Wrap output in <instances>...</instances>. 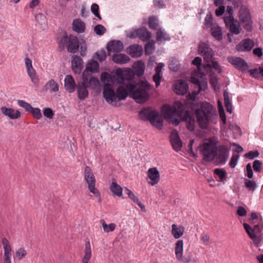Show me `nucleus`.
<instances>
[{"label": "nucleus", "mask_w": 263, "mask_h": 263, "mask_svg": "<svg viewBox=\"0 0 263 263\" xmlns=\"http://www.w3.org/2000/svg\"><path fill=\"white\" fill-rule=\"evenodd\" d=\"M189 108L194 112L193 116L200 128L206 129L210 123H216L218 116L216 108L209 102L194 100L190 104Z\"/></svg>", "instance_id": "nucleus-1"}, {"label": "nucleus", "mask_w": 263, "mask_h": 263, "mask_svg": "<svg viewBox=\"0 0 263 263\" xmlns=\"http://www.w3.org/2000/svg\"><path fill=\"white\" fill-rule=\"evenodd\" d=\"M151 86L147 81H141L138 83H127V88L132 97L137 102L142 103L147 101L149 95L148 91Z\"/></svg>", "instance_id": "nucleus-2"}, {"label": "nucleus", "mask_w": 263, "mask_h": 263, "mask_svg": "<svg viewBox=\"0 0 263 263\" xmlns=\"http://www.w3.org/2000/svg\"><path fill=\"white\" fill-rule=\"evenodd\" d=\"M173 106L175 107L176 116L180 118L182 121L186 122L189 130L193 131L195 129V120L192 111L185 110V106L179 101L175 102Z\"/></svg>", "instance_id": "nucleus-3"}, {"label": "nucleus", "mask_w": 263, "mask_h": 263, "mask_svg": "<svg viewBox=\"0 0 263 263\" xmlns=\"http://www.w3.org/2000/svg\"><path fill=\"white\" fill-rule=\"evenodd\" d=\"M139 118L143 121H149L151 124L160 130L163 127V120L159 112L151 108L142 109L139 112Z\"/></svg>", "instance_id": "nucleus-4"}, {"label": "nucleus", "mask_w": 263, "mask_h": 263, "mask_svg": "<svg viewBox=\"0 0 263 263\" xmlns=\"http://www.w3.org/2000/svg\"><path fill=\"white\" fill-rule=\"evenodd\" d=\"M60 51L64 50L66 47L68 52L75 53L77 52L80 48V42L78 37L72 34L67 35L65 31L58 42Z\"/></svg>", "instance_id": "nucleus-5"}, {"label": "nucleus", "mask_w": 263, "mask_h": 263, "mask_svg": "<svg viewBox=\"0 0 263 263\" xmlns=\"http://www.w3.org/2000/svg\"><path fill=\"white\" fill-rule=\"evenodd\" d=\"M198 148H201L200 152L203 156V159L206 162L213 161L217 155V142L215 140L209 139L207 142L200 144Z\"/></svg>", "instance_id": "nucleus-6"}, {"label": "nucleus", "mask_w": 263, "mask_h": 263, "mask_svg": "<svg viewBox=\"0 0 263 263\" xmlns=\"http://www.w3.org/2000/svg\"><path fill=\"white\" fill-rule=\"evenodd\" d=\"M183 241L182 240H178L175 243V253L176 259L183 263H196L198 259L194 257L193 252L189 250H186L183 256Z\"/></svg>", "instance_id": "nucleus-7"}, {"label": "nucleus", "mask_w": 263, "mask_h": 263, "mask_svg": "<svg viewBox=\"0 0 263 263\" xmlns=\"http://www.w3.org/2000/svg\"><path fill=\"white\" fill-rule=\"evenodd\" d=\"M84 179L88 184V188L89 191L96 197H100L99 190L95 187L96 179L91 168L86 166L84 169Z\"/></svg>", "instance_id": "nucleus-8"}, {"label": "nucleus", "mask_w": 263, "mask_h": 263, "mask_svg": "<svg viewBox=\"0 0 263 263\" xmlns=\"http://www.w3.org/2000/svg\"><path fill=\"white\" fill-rule=\"evenodd\" d=\"M239 18L243 24L244 29L249 32L252 31V21L249 10L245 6H241L239 11Z\"/></svg>", "instance_id": "nucleus-9"}, {"label": "nucleus", "mask_w": 263, "mask_h": 263, "mask_svg": "<svg viewBox=\"0 0 263 263\" xmlns=\"http://www.w3.org/2000/svg\"><path fill=\"white\" fill-rule=\"evenodd\" d=\"M86 72L83 71L82 74L83 81L78 82L76 87L77 88L78 97L81 100L86 99L89 94L87 86L86 84L88 81V77L86 76Z\"/></svg>", "instance_id": "nucleus-10"}, {"label": "nucleus", "mask_w": 263, "mask_h": 263, "mask_svg": "<svg viewBox=\"0 0 263 263\" xmlns=\"http://www.w3.org/2000/svg\"><path fill=\"white\" fill-rule=\"evenodd\" d=\"M104 78L108 83L112 82L117 83V84H124L125 81L124 72L121 69L119 68L117 69L115 73L112 76V77L108 73H104V75L102 74L101 78Z\"/></svg>", "instance_id": "nucleus-11"}, {"label": "nucleus", "mask_w": 263, "mask_h": 263, "mask_svg": "<svg viewBox=\"0 0 263 263\" xmlns=\"http://www.w3.org/2000/svg\"><path fill=\"white\" fill-rule=\"evenodd\" d=\"M103 95L106 101L109 104L116 101L117 98L112 85L108 82L103 86Z\"/></svg>", "instance_id": "nucleus-12"}, {"label": "nucleus", "mask_w": 263, "mask_h": 263, "mask_svg": "<svg viewBox=\"0 0 263 263\" xmlns=\"http://www.w3.org/2000/svg\"><path fill=\"white\" fill-rule=\"evenodd\" d=\"M227 60L230 63L239 70L245 71L249 68L247 63L241 58L229 57Z\"/></svg>", "instance_id": "nucleus-13"}, {"label": "nucleus", "mask_w": 263, "mask_h": 263, "mask_svg": "<svg viewBox=\"0 0 263 263\" xmlns=\"http://www.w3.org/2000/svg\"><path fill=\"white\" fill-rule=\"evenodd\" d=\"M123 44L119 40H112L109 42L106 45L108 55H110L111 52H120L123 50Z\"/></svg>", "instance_id": "nucleus-14"}, {"label": "nucleus", "mask_w": 263, "mask_h": 263, "mask_svg": "<svg viewBox=\"0 0 263 263\" xmlns=\"http://www.w3.org/2000/svg\"><path fill=\"white\" fill-rule=\"evenodd\" d=\"M2 242L4 250L3 263H11V256L12 249L10 243L8 239L5 237L2 238Z\"/></svg>", "instance_id": "nucleus-15"}, {"label": "nucleus", "mask_w": 263, "mask_h": 263, "mask_svg": "<svg viewBox=\"0 0 263 263\" xmlns=\"http://www.w3.org/2000/svg\"><path fill=\"white\" fill-rule=\"evenodd\" d=\"M170 142L174 150L177 152L180 151L182 143L176 130L173 131L170 136Z\"/></svg>", "instance_id": "nucleus-16"}, {"label": "nucleus", "mask_w": 263, "mask_h": 263, "mask_svg": "<svg viewBox=\"0 0 263 263\" xmlns=\"http://www.w3.org/2000/svg\"><path fill=\"white\" fill-rule=\"evenodd\" d=\"M25 64L28 75L30 77L31 81L35 84H37L39 80L36 76V73L32 67V61L28 58H25Z\"/></svg>", "instance_id": "nucleus-17"}, {"label": "nucleus", "mask_w": 263, "mask_h": 263, "mask_svg": "<svg viewBox=\"0 0 263 263\" xmlns=\"http://www.w3.org/2000/svg\"><path fill=\"white\" fill-rule=\"evenodd\" d=\"M189 89L188 84L183 80H179L175 84L174 91L179 95H184L187 92Z\"/></svg>", "instance_id": "nucleus-18"}, {"label": "nucleus", "mask_w": 263, "mask_h": 263, "mask_svg": "<svg viewBox=\"0 0 263 263\" xmlns=\"http://www.w3.org/2000/svg\"><path fill=\"white\" fill-rule=\"evenodd\" d=\"M254 46V42L248 38L242 40L237 46V50L240 51H250Z\"/></svg>", "instance_id": "nucleus-19"}, {"label": "nucleus", "mask_w": 263, "mask_h": 263, "mask_svg": "<svg viewBox=\"0 0 263 263\" xmlns=\"http://www.w3.org/2000/svg\"><path fill=\"white\" fill-rule=\"evenodd\" d=\"M243 228L250 238L253 240L254 245L258 247L261 242V238L259 236H257L253 233L252 228L247 223H243Z\"/></svg>", "instance_id": "nucleus-20"}, {"label": "nucleus", "mask_w": 263, "mask_h": 263, "mask_svg": "<svg viewBox=\"0 0 263 263\" xmlns=\"http://www.w3.org/2000/svg\"><path fill=\"white\" fill-rule=\"evenodd\" d=\"M76 85L73 77L71 75H67L64 80V87L69 93L73 92L75 91Z\"/></svg>", "instance_id": "nucleus-21"}, {"label": "nucleus", "mask_w": 263, "mask_h": 263, "mask_svg": "<svg viewBox=\"0 0 263 263\" xmlns=\"http://www.w3.org/2000/svg\"><path fill=\"white\" fill-rule=\"evenodd\" d=\"M1 110L5 116L8 117L11 119H16L21 117V113L18 110L3 106L1 107Z\"/></svg>", "instance_id": "nucleus-22"}, {"label": "nucleus", "mask_w": 263, "mask_h": 263, "mask_svg": "<svg viewBox=\"0 0 263 263\" xmlns=\"http://www.w3.org/2000/svg\"><path fill=\"white\" fill-rule=\"evenodd\" d=\"M72 69L74 72L80 73L83 68V60L78 55H73L72 57Z\"/></svg>", "instance_id": "nucleus-23"}, {"label": "nucleus", "mask_w": 263, "mask_h": 263, "mask_svg": "<svg viewBox=\"0 0 263 263\" xmlns=\"http://www.w3.org/2000/svg\"><path fill=\"white\" fill-rule=\"evenodd\" d=\"M147 175L151 180V182H148V183L152 185H154L159 181L160 174L156 167L149 168L148 171Z\"/></svg>", "instance_id": "nucleus-24"}, {"label": "nucleus", "mask_w": 263, "mask_h": 263, "mask_svg": "<svg viewBox=\"0 0 263 263\" xmlns=\"http://www.w3.org/2000/svg\"><path fill=\"white\" fill-rule=\"evenodd\" d=\"M162 111L163 112V117L166 119H173V117L176 116L175 113V107L169 105H164L162 107Z\"/></svg>", "instance_id": "nucleus-25"}, {"label": "nucleus", "mask_w": 263, "mask_h": 263, "mask_svg": "<svg viewBox=\"0 0 263 263\" xmlns=\"http://www.w3.org/2000/svg\"><path fill=\"white\" fill-rule=\"evenodd\" d=\"M128 53L133 58H138L143 54L142 46L139 45H132L128 48Z\"/></svg>", "instance_id": "nucleus-26"}, {"label": "nucleus", "mask_w": 263, "mask_h": 263, "mask_svg": "<svg viewBox=\"0 0 263 263\" xmlns=\"http://www.w3.org/2000/svg\"><path fill=\"white\" fill-rule=\"evenodd\" d=\"M127 86V83L125 84V86L121 85L117 88L116 95L119 100H125L129 93Z\"/></svg>", "instance_id": "nucleus-27"}, {"label": "nucleus", "mask_w": 263, "mask_h": 263, "mask_svg": "<svg viewBox=\"0 0 263 263\" xmlns=\"http://www.w3.org/2000/svg\"><path fill=\"white\" fill-rule=\"evenodd\" d=\"M111 59L114 63L118 64H124L130 61L129 57L123 53H115L112 55Z\"/></svg>", "instance_id": "nucleus-28"}, {"label": "nucleus", "mask_w": 263, "mask_h": 263, "mask_svg": "<svg viewBox=\"0 0 263 263\" xmlns=\"http://www.w3.org/2000/svg\"><path fill=\"white\" fill-rule=\"evenodd\" d=\"M85 24L80 19H74L72 22V29L73 30L78 33H83L85 30Z\"/></svg>", "instance_id": "nucleus-29"}, {"label": "nucleus", "mask_w": 263, "mask_h": 263, "mask_svg": "<svg viewBox=\"0 0 263 263\" xmlns=\"http://www.w3.org/2000/svg\"><path fill=\"white\" fill-rule=\"evenodd\" d=\"M133 68L135 75L140 77L144 74L145 64L142 61H138L134 63Z\"/></svg>", "instance_id": "nucleus-30"}, {"label": "nucleus", "mask_w": 263, "mask_h": 263, "mask_svg": "<svg viewBox=\"0 0 263 263\" xmlns=\"http://www.w3.org/2000/svg\"><path fill=\"white\" fill-rule=\"evenodd\" d=\"M184 232V228L183 226L173 224L172 226V234L175 239L180 238Z\"/></svg>", "instance_id": "nucleus-31"}, {"label": "nucleus", "mask_w": 263, "mask_h": 263, "mask_svg": "<svg viewBox=\"0 0 263 263\" xmlns=\"http://www.w3.org/2000/svg\"><path fill=\"white\" fill-rule=\"evenodd\" d=\"M211 34L216 40L220 41L223 39L221 28L218 26H213L211 28Z\"/></svg>", "instance_id": "nucleus-32"}, {"label": "nucleus", "mask_w": 263, "mask_h": 263, "mask_svg": "<svg viewBox=\"0 0 263 263\" xmlns=\"http://www.w3.org/2000/svg\"><path fill=\"white\" fill-rule=\"evenodd\" d=\"M138 37L143 41H146L150 39L152 34L145 27L138 29Z\"/></svg>", "instance_id": "nucleus-33"}, {"label": "nucleus", "mask_w": 263, "mask_h": 263, "mask_svg": "<svg viewBox=\"0 0 263 263\" xmlns=\"http://www.w3.org/2000/svg\"><path fill=\"white\" fill-rule=\"evenodd\" d=\"M125 192L128 195V197L139 206V207L141 209V211H145L144 205L141 202L138 198L134 195V194L133 193L132 191H130L128 189L126 188Z\"/></svg>", "instance_id": "nucleus-34"}, {"label": "nucleus", "mask_w": 263, "mask_h": 263, "mask_svg": "<svg viewBox=\"0 0 263 263\" xmlns=\"http://www.w3.org/2000/svg\"><path fill=\"white\" fill-rule=\"evenodd\" d=\"M99 65L98 63L94 60H92L86 66V67L84 71L86 72V74H89L88 72H97L98 70Z\"/></svg>", "instance_id": "nucleus-35"}, {"label": "nucleus", "mask_w": 263, "mask_h": 263, "mask_svg": "<svg viewBox=\"0 0 263 263\" xmlns=\"http://www.w3.org/2000/svg\"><path fill=\"white\" fill-rule=\"evenodd\" d=\"M50 90L51 92H57L59 90V84L53 79L49 80L45 86V90Z\"/></svg>", "instance_id": "nucleus-36"}, {"label": "nucleus", "mask_w": 263, "mask_h": 263, "mask_svg": "<svg viewBox=\"0 0 263 263\" xmlns=\"http://www.w3.org/2000/svg\"><path fill=\"white\" fill-rule=\"evenodd\" d=\"M110 190L113 194L118 196L121 197L122 195V187L118 185L117 182H112L110 185Z\"/></svg>", "instance_id": "nucleus-37"}, {"label": "nucleus", "mask_w": 263, "mask_h": 263, "mask_svg": "<svg viewBox=\"0 0 263 263\" xmlns=\"http://www.w3.org/2000/svg\"><path fill=\"white\" fill-rule=\"evenodd\" d=\"M223 98L227 111L228 112L231 113L232 110V105L230 100L229 93L227 90H224L223 92Z\"/></svg>", "instance_id": "nucleus-38"}, {"label": "nucleus", "mask_w": 263, "mask_h": 263, "mask_svg": "<svg viewBox=\"0 0 263 263\" xmlns=\"http://www.w3.org/2000/svg\"><path fill=\"white\" fill-rule=\"evenodd\" d=\"M215 175L219 177L220 181L224 183L227 181V172L223 169L215 168L214 170Z\"/></svg>", "instance_id": "nucleus-39"}, {"label": "nucleus", "mask_w": 263, "mask_h": 263, "mask_svg": "<svg viewBox=\"0 0 263 263\" xmlns=\"http://www.w3.org/2000/svg\"><path fill=\"white\" fill-rule=\"evenodd\" d=\"M88 77V81L86 83L88 84L87 87L91 89H95L99 84V81L98 78L94 77H90L89 79L88 74H86Z\"/></svg>", "instance_id": "nucleus-40"}, {"label": "nucleus", "mask_w": 263, "mask_h": 263, "mask_svg": "<svg viewBox=\"0 0 263 263\" xmlns=\"http://www.w3.org/2000/svg\"><path fill=\"white\" fill-rule=\"evenodd\" d=\"M148 26L150 29L152 30H156L158 26V20L156 16L152 15L149 17Z\"/></svg>", "instance_id": "nucleus-41"}, {"label": "nucleus", "mask_w": 263, "mask_h": 263, "mask_svg": "<svg viewBox=\"0 0 263 263\" xmlns=\"http://www.w3.org/2000/svg\"><path fill=\"white\" fill-rule=\"evenodd\" d=\"M124 79L125 81H131L135 78V73L133 69L128 68L124 71Z\"/></svg>", "instance_id": "nucleus-42"}, {"label": "nucleus", "mask_w": 263, "mask_h": 263, "mask_svg": "<svg viewBox=\"0 0 263 263\" xmlns=\"http://www.w3.org/2000/svg\"><path fill=\"white\" fill-rule=\"evenodd\" d=\"M156 39L157 41H161L162 40H170V36L163 32L161 29H159L156 33Z\"/></svg>", "instance_id": "nucleus-43"}, {"label": "nucleus", "mask_w": 263, "mask_h": 263, "mask_svg": "<svg viewBox=\"0 0 263 263\" xmlns=\"http://www.w3.org/2000/svg\"><path fill=\"white\" fill-rule=\"evenodd\" d=\"M191 82L194 84L197 85V86L198 87V92L196 93V94L200 92L201 90H205L206 85H203L204 87H203V88H201V82H200V81L199 80V79L198 78H197L196 77L192 76V77H191Z\"/></svg>", "instance_id": "nucleus-44"}, {"label": "nucleus", "mask_w": 263, "mask_h": 263, "mask_svg": "<svg viewBox=\"0 0 263 263\" xmlns=\"http://www.w3.org/2000/svg\"><path fill=\"white\" fill-rule=\"evenodd\" d=\"M229 31L233 34H238L240 33L241 31V28L239 25H237L236 24V22L232 23L230 25H229Z\"/></svg>", "instance_id": "nucleus-45"}, {"label": "nucleus", "mask_w": 263, "mask_h": 263, "mask_svg": "<svg viewBox=\"0 0 263 263\" xmlns=\"http://www.w3.org/2000/svg\"><path fill=\"white\" fill-rule=\"evenodd\" d=\"M85 255L83 256L84 259H90L91 257V250L90 242L87 241L85 243V248L84 250Z\"/></svg>", "instance_id": "nucleus-46"}, {"label": "nucleus", "mask_w": 263, "mask_h": 263, "mask_svg": "<svg viewBox=\"0 0 263 263\" xmlns=\"http://www.w3.org/2000/svg\"><path fill=\"white\" fill-rule=\"evenodd\" d=\"M205 67H208L209 68H214L215 70L217 71L219 73L222 72V70L221 66L217 61H212V64H206L205 65Z\"/></svg>", "instance_id": "nucleus-47"}, {"label": "nucleus", "mask_w": 263, "mask_h": 263, "mask_svg": "<svg viewBox=\"0 0 263 263\" xmlns=\"http://www.w3.org/2000/svg\"><path fill=\"white\" fill-rule=\"evenodd\" d=\"M102 227L105 232H109L113 231L116 228V224L114 223H111L109 225H107L104 220H101Z\"/></svg>", "instance_id": "nucleus-48"}, {"label": "nucleus", "mask_w": 263, "mask_h": 263, "mask_svg": "<svg viewBox=\"0 0 263 263\" xmlns=\"http://www.w3.org/2000/svg\"><path fill=\"white\" fill-rule=\"evenodd\" d=\"M211 47L208 44L205 43H202L198 45V53L200 55L203 54L208 50H210Z\"/></svg>", "instance_id": "nucleus-49"}, {"label": "nucleus", "mask_w": 263, "mask_h": 263, "mask_svg": "<svg viewBox=\"0 0 263 263\" xmlns=\"http://www.w3.org/2000/svg\"><path fill=\"white\" fill-rule=\"evenodd\" d=\"M245 184L249 191H254L256 187V184L253 180L246 179Z\"/></svg>", "instance_id": "nucleus-50"}, {"label": "nucleus", "mask_w": 263, "mask_h": 263, "mask_svg": "<svg viewBox=\"0 0 263 263\" xmlns=\"http://www.w3.org/2000/svg\"><path fill=\"white\" fill-rule=\"evenodd\" d=\"M213 16L211 12L206 14L204 19V24L206 28H211L213 25Z\"/></svg>", "instance_id": "nucleus-51"}, {"label": "nucleus", "mask_w": 263, "mask_h": 263, "mask_svg": "<svg viewBox=\"0 0 263 263\" xmlns=\"http://www.w3.org/2000/svg\"><path fill=\"white\" fill-rule=\"evenodd\" d=\"M106 31V28L102 25H97L94 28L95 32L99 35H102Z\"/></svg>", "instance_id": "nucleus-52"}, {"label": "nucleus", "mask_w": 263, "mask_h": 263, "mask_svg": "<svg viewBox=\"0 0 263 263\" xmlns=\"http://www.w3.org/2000/svg\"><path fill=\"white\" fill-rule=\"evenodd\" d=\"M203 57V60L205 62L209 63L211 59L214 56V52L211 48L210 50H208L205 53L202 55Z\"/></svg>", "instance_id": "nucleus-53"}, {"label": "nucleus", "mask_w": 263, "mask_h": 263, "mask_svg": "<svg viewBox=\"0 0 263 263\" xmlns=\"http://www.w3.org/2000/svg\"><path fill=\"white\" fill-rule=\"evenodd\" d=\"M17 103L19 106L25 108L26 111L29 112H30L31 110L32 109V106L29 103L23 100H18Z\"/></svg>", "instance_id": "nucleus-54"}, {"label": "nucleus", "mask_w": 263, "mask_h": 263, "mask_svg": "<svg viewBox=\"0 0 263 263\" xmlns=\"http://www.w3.org/2000/svg\"><path fill=\"white\" fill-rule=\"evenodd\" d=\"M30 113H31L33 117L36 119H40L42 117L41 110L39 108L32 107Z\"/></svg>", "instance_id": "nucleus-55"}, {"label": "nucleus", "mask_w": 263, "mask_h": 263, "mask_svg": "<svg viewBox=\"0 0 263 263\" xmlns=\"http://www.w3.org/2000/svg\"><path fill=\"white\" fill-rule=\"evenodd\" d=\"M98 60L100 62H103L105 60L106 58V53L104 49H102L98 51L96 53Z\"/></svg>", "instance_id": "nucleus-56"}, {"label": "nucleus", "mask_w": 263, "mask_h": 263, "mask_svg": "<svg viewBox=\"0 0 263 263\" xmlns=\"http://www.w3.org/2000/svg\"><path fill=\"white\" fill-rule=\"evenodd\" d=\"M217 160L218 162V164L219 165H223L224 164L226 161H227L229 155H220L217 154Z\"/></svg>", "instance_id": "nucleus-57"}, {"label": "nucleus", "mask_w": 263, "mask_h": 263, "mask_svg": "<svg viewBox=\"0 0 263 263\" xmlns=\"http://www.w3.org/2000/svg\"><path fill=\"white\" fill-rule=\"evenodd\" d=\"M223 21L227 28H229V25H230L232 23H234V22H236V21L234 18L233 16L231 15L224 16L223 17Z\"/></svg>", "instance_id": "nucleus-58"}, {"label": "nucleus", "mask_w": 263, "mask_h": 263, "mask_svg": "<svg viewBox=\"0 0 263 263\" xmlns=\"http://www.w3.org/2000/svg\"><path fill=\"white\" fill-rule=\"evenodd\" d=\"M27 255V252L24 248H20L16 251V257L18 260L22 259Z\"/></svg>", "instance_id": "nucleus-59"}, {"label": "nucleus", "mask_w": 263, "mask_h": 263, "mask_svg": "<svg viewBox=\"0 0 263 263\" xmlns=\"http://www.w3.org/2000/svg\"><path fill=\"white\" fill-rule=\"evenodd\" d=\"M259 155V153L257 151H250L245 154L244 157L247 159H253L254 158L257 157Z\"/></svg>", "instance_id": "nucleus-60"}, {"label": "nucleus", "mask_w": 263, "mask_h": 263, "mask_svg": "<svg viewBox=\"0 0 263 263\" xmlns=\"http://www.w3.org/2000/svg\"><path fill=\"white\" fill-rule=\"evenodd\" d=\"M43 115L45 117L51 119L54 116V112L50 108L47 107L44 109Z\"/></svg>", "instance_id": "nucleus-61"}, {"label": "nucleus", "mask_w": 263, "mask_h": 263, "mask_svg": "<svg viewBox=\"0 0 263 263\" xmlns=\"http://www.w3.org/2000/svg\"><path fill=\"white\" fill-rule=\"evenodd\" d=\"M239 157L238 154H233L231 158L230 162L229 163L230 166L231 168H234L237 164L238 159Z\"/></svg>", "instance_id": "nucleus-62"}, {"label": "nucleus", "mask_w": 263, "mask_h": 263, "mask_svg": "<svg viewBox=\"0 0 263 263\" xmlns=\"http://www.w3.org/2000/svg\"><path fill=\"white\" fill-rule=\"evenodd\" d=\"M262 224L261 225V227H260L259 224H255L252 229V231H253V233H254V234H255L256 235L259 236L260 237L261 239H262Z\"/></svg>", "instance_id": "nucleus-63"}, {"label": "nucleus", "mask_w": 263, "mask_h": 263, "mask_svg": "<svg viewBox=\"0 0 263 263\" xmlns=\"http://www.w3.org/2000/svg\"><path fill=\"white\" fill-rule=\"evenodd\" d=\"M253 168L255 172H260L261 170V163L259 160H255L253 162Z\"/></svg>", "instance_id": "nucleus-64"}]
</instances>
